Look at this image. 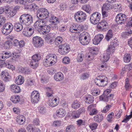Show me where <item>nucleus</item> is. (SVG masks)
<instances>
[{"label": "nucleus", "instance_id": "5701e85b", "mask_svg": "<svg viewBox=\"0 0 132 132\" xmlns=\"http://www.w3.org/2000/svg\"><path fill=\"white\" fill-rule=\"evenodd\" d=\"M16 120L17 123L19 124L22 125L25 123L26 120L24 116L19 115L17 116Z\"/></svg>", "mask_w": 132, "mask_h": 132}, {"label": "nucleus", "instance_id": "9d476101", "mask_svg": "<svg viewBox=\"0 0 132 132\" xmlns=\"http://www.w3.org/2000/svg\"><path fill=\"white\" fill-rule=\"evenodd\" d=\"M108 81V79L105 76H103L102 78H96L95 80V82L96 84L100 86H106L107 84Z\"/></svg>", "mask_w": 132, "mask_h": 132}, {"label": "nucleus", "instance_id": "412c9836", "mask_svg": "<svg viewBox=\"0 0 132 132\" xmlns=\"http://www.w3.org/2000/svg\"><path fill=\"white\" fill-rule=\"evenodd\" d=\"M66 114V112L65 110L63 108L59 109L57 110L56 111V115L59 117H63Z\"/></svg>", "mask_w": 132, "mask_h": 132}, {"label": "nucleus", "instance_id": "423d86ee", "mask_svg": "<svg viewBox=\"0 0 132 132\" xmlns=\"http://www.w3.org/2000/svg\"><path fill=\"white\" fill-rule=\"evenodd\" d=\"M87 15L86 13L81 11L77 12L75 15V18L78 22H81L84 21L86 19Z\"/></svg>", "mask_w": 132, "mask_h": 132}, {"label": "nucleus", "instance_id": "a878e982", "mask_svg": "<svg viewBox=\"0 0 132 132\" xmlns=\"http://www.w3.org/2000/svg\"><path fill=\"white\" fill-rule=\"evenodd\" d=\"M24 77L21 75H19L17 77L15 80V82L18 85L22 84L24 81Z\"/></svg>", "mask_w": 132, "mask_h": 132}, {"label": "nucleus", "instance_id": "13d9d810", "mask_svg": "<svg viewBox=\"0 0 132 132\" xmlns=\"http://www.w3.org/2000/svg\"><path fill=\"white\" fill-rule=\"evenodd\" d=\"M114 114L113 112H112L108 115V117H107V120L108 121L110 122H111V119L112 118V116H113Z\"/></svg>", "mask_w": 132, "mask_h": 132}, {"label": "nucleus", "instance_id": "ddd939ff", "mask_svg": "<svg viewBox=\"0 0 132 132\" xmlns=\"http://www.w3.org/2000/svg\"><path fill=\"white\" fill-rule=\"evenodd\" d=\"M30 98L32 103H37L40 100V95L38 92L36 90L33 91L31 94Z\"/></svg>", "mask_w": 132, "mask_h": 132}, {"label": "nucleus", "instance_id": "a19ab883", "mask_svg": "<svg viewBox=\"0 0 132 132\" xmlns=\"http://www.w3.org/2000/svg\"><path fill=\"white\" fill-rule=\"evenodd\" d=\"M4 12L8 16L11 15V8L9 6H7L3 8Z\"/></svg>", "mask_w": 132, "mask_h": 132}, {"label": "nucleus", "instance_id": "6e6552de", "mask_svg": "<svg viewBox=\"0 0 132 132\" xmlns=\"http://www.w3.org/2000/svg\"><path fill=\"white\" fill-rule=\"evenodd\" d=\"M58 51L62 55H64L68 53L70 50V47L69 44L65 43L60 45L59 46Z\"/></svg>", "mask_w": 132, "mask_h": 132}, {"label": "nucleus", "instance_id": "7ed1b4c3", "mask_svg": "<svg viewBox=\"0 0 132 132\" xmlns=\"http://www.w3.org/2000/svg\"><path fill=\"white\" fill-rule=\"evenodd\" d=\"M13 28L12 24L10 22L5 23L2 28V33L7 35L10 33L12 31Z\"/></svg>", "mask_w": 132, "mask_h": 132}, {"label": "nucleus", "instance_id": "39448f33", "mask_svg": "<svg viewBox=\"0 0 132 132\" xmlns=\"http://www.w3.org/2000/svg\"><path fill=\"white\" fill-rule=\"evenodd\" d=\"M80 43L82 45H86L89 44L90 41V37L88 32L84 33L83 35H80L79 38Z\"/></svg>", "mask_w": 132, "mask_h": 132}, {"label": "nucleus", "instance_id": "f704fd0d", "mask_svg": "<svg viewBox=\"0 0 132 132\" xmlns=\"http://www.w3.org/2000/svg\"><path fill=\"white\" fill-rule=\"evenodd\" d=\"M113 36V34L112 30H109L106 35L105 39L107 41H109V40Z\"/></svg>", "mask_w": 132, "mask_h": 132}, {"label": "nucleus", "instance_id": "aec40b11", "mask_svg": "<svg viewBox=\"0 0 132 132\" xmlns=\"http://www.w3.org/2000/svg\"><path fill=\"white\" fill-rule=\"evenodd\" d=\"M53 34L52 33H49L46 35L45 38L46 42L49 44H52L53 43Z\"/></svg>", "mask_w": 132, "mask_h": 132}, {"label": "nucleus", "instance_id": "37998d69", "mask_svg": "<svg viewBox=\"0 0 132 132\" xmlns=\"http://www.w3.org/2000/svg\"><path fill=\"white\" fill-rule=\"evenodd\" d=\"M41 56L39 54H36L32 56V60L38 62L41 59Z\"/></svg>", "mask_w": 132, "mask_h": 132}, {"label": "nucleus", "instance_id": "a18cd8bd", "mask_svg": "<svg viewBox=\"0 0 132 132\" xmlns=\"http://www.w3.org/2000/svg\"><path fill=\"white\" fill-rule=\"evenodd\" d=\"M90 75L89 72H85L82 74L80 78L83 80H86L89 78Z\"/></svg>", "mask_w": 132, "mask_h": 132}, {"label": "nucleus", "instance_id": "2eb2a0df", "mask_svg": "<svg viewBox=\"0 0 132 132\" xmlns=\"http://www.w3.org/2000/svg\"><path fill=\"white\" fill-rule=\"evenodd\" d=\"M1 76L4 81L7 82L10 81L11 77L7 71L5 70L2 72Z\"/></svg>", "mask_w": 132, "mask_h": 132}, {"label": "nucleus", "instance_id": "c85d7f7f", "mask_svg": "<svg viewBox=\"0 0 132 132\" xmlns=\"http://www.w3.org/2000/svg\"><path fill=\"white\" fill-rule=\"evenodd\" d=\"M50 21L52 24L55 25L57 24L59 22L58 18L54 16H51Z\"/></svg>", "mask_w": 132, "mask_h": 132}, {"label": "nucleus", "instance_id": "a211bd4d", "mask_svg": "<svg viewBox=\"0 0 132 132\" xmlns=\"http://www.w3.org/2000/svg\"><path fill=\"white\" fill-rule=\"evenodd\" d=\"M108 24L107 22L105 20H103L97 25L98 29L103 30L106 27H108Z\"/></svg>", "mask_w": 132, "mask_h": 132}, {"label": "nucleus", "instance_id": "6e6d98bb", "mask_svg": "<svg viewBox=\"0 0 132 132\" xmlns=\"http://www.w3.org/2000/svg\"><path fill=\"white\" fill-rule=\"evenodd\" d=\"M84 55L82 54H78L77 58V61L78 62H81L83 60Z\"/></svg>", "mask_w": 132, "mask_h": 132}, {"label": "nucleus", "instance_id": "603ef678", "mask_svg": "<svg viewBox=\"0 0 132 132\" xmlns=\"http://www.w3.org/2000/svg\"><path fill=\"white\" fill-rule=\"evenodd\" d=\"M110 57V54L107 53H104L103 56V60L104 61L107 62L109 60Z\"/></svg>", "mask_w": 132, "mask_h": 132}, {"label": "nucleus", "instance_id": "72a5a7b5", "mask_svg": "<svg viewBox=\"0 0 132 132\" xmlns=\"http://www.w3.org/2000/svg\"><path fill=\"white\" fill-rule=\"evenodd\" d=\"M100 93V90L96 88H93L91 91V93L94 96H96L98 95Z\"/></svg>", "mask_w": 132, "mask_h": 132}, {"label": "nucleus", "instance_id": "4be33fe9", "mask_svg": "<svg viewBox=\"0 0 132 132\" xmlns=\"http://www.w3.org/2000/svg\"><path fill=\"white\" fill-rule=\"evenodd\" d=\"M54 78L56 81H60L64 79L63 75L62 73L58 72L54 75Z\"/></svg>", "mask_w": 132, "mask_h": 132}, {"label": "nucleus", "instance_id": "052dcab7", "mask_svg": "<svg viewBox=\"0 0 132 132\" xmlns=\"http://www.w3.org/2000/svg\"><path fill=\"white\" fill-rule=\"evenodd\" d=\"M5 18L2 16H0V26L3 25L5 22Z\"/></svg>", "mask_w": 132, "mask_h": 132}, {"label": "nucleus", "instance_id": "f8f14e48", "mask_svg": "<svg viewBox=\"0 0 132 132\" xmlns=\"http://www.w3.org/2000/svg\"><path fill=\"white\" fill-rule=\"evenodd\" d=\"M101 14L97 12L94 13L90 17V21L93 24H97L100 20Z\"/></svg>", "mask_w": 132, "mask_h": 132}, {"label": "nucleus", "instance_id": "f3484780", "mask_svg": "<svg viewBox=\"0 0 132 132\" xmlns=\"http://www.w3.org/2000/svg\"><path fill=\"white\" fill-rule=\"evenodd\" d=\"M104 38V36L102 34H98L95 36L94 39L93 40V43L95 45L98 44Z\"/></svg>", "mask_w": 132, "mask_h": 132}, {"label": "nucleus", "instance_id": "e2e57ef3", "mask_svg": "<svg viewBox=\"0 0 132 132\" xmlns=\"http://www.w3.org/2000/svg\"><path fill=\"white\" fill-rule=\"evenodd\" d=\"M40 20L37 21L34 23V26L35 28L38 31V29H39L40 25Z\"/></svg>", "mask_w": 132, "mask_h": 132}, {"label": "nucleus", "instance_id": "bb28decb", "mask_svg": "<svg viewBox=\"0 0 132 132\" xmlns=\"http://www.w3.org/2000/svg\"><path fill=\"white\" fill-rule=\"evenodd\" d=\"M132 34V31L131 29H129L127 30L126 32H123L121 34V37L123 39H126L128 37L131 35Z\"/></svg>", "mask_w": 132, "mask_h": 132}, {"label": "nucleus", "instance_id": "9b49d317", "mask_svg": "<svg viewBox=\"0 0 132 132\" xmlns=\"http://www.w3.org/2000/svg\"><path fill=\"white\" fill-rule=\"evenodd\" d=\"M127 19V16L125 15L120 13L116 16V21L118 24H121L125 23Z\"/></svg>", "mask_w": 132, "mask_h": 132}, {"label": "nucleus", "instance_id": "774afa93", "mask_svg": "<svg viewBox=\"0 0 132 132\" xmlns=\"http://www.w3.org/2000/svg\"><path fill=\"white\" fill-rule=\"evenodd\" d=\"M110 105H107L106 106L104 107L103 110H102V112L104 113H106L110 109Z\"/></svg>", "mask_w": 132, "mask_h": 132}, {"label": "nucleus", "instance_id": "69168bd1", "mask_svg": "<svg viewBox=\"0 0 132 132\" xmlns=\"http://www.w3.org/2000/svg\"><path fill=\"white\" fill-rule=\"evenodd\" d=\"M97 110L96 109H92L89 113V114L91 116L96 114L97 113Z\"/></svg>", "mask_w": 132, "mask_h": 132}, {"label": "nucleus", "instance_id": "393cba45", "mask_svg": "<svg viewBox=\"0 0 132 132\" xmlns=\"http://www.w3.org/2000/svg\"><path fill=\"white\" fill-rule=\"evenodd\" d=\"M10 88L11 91L14 93H18L20 91L19 87L16 85L13 84L11 85Z\"/></svg>", "mask_w": 132, "mask_h": 132}, {"label": "nucleus", "instance_id": "8fccbe9b", "mask_svg": "<svg viewBox=\"0 0 132 132\" xmlns=\"http://www.w3.org/2000/svg\"><path fill=\"white\" fill-rule=\"evenodd\" d=\"M80 103L77 101H75L72 105V107L74 109H77L80 106Z\"/></svg>", "mask_w": 132, "mask_h": 132}, {"label": "nucleus", "instance_id": "09e8293b", "mask_svg": "<svg viewBox=\"0 0 132 132\" xmlns=\"http://www.w3.org/2000/svg\"><path fill=\"white\" fill-rule=\"evenodd\" d=\"M82 8L87 13H90L91 12L90 7L89 5H84L82 7Z\"/></svg>", "mask_w": 132, "mask_h": 132}, {"label": "nucleus", "instance_id": "864d4df0", "mask_svg": "<svg viewBox=\"0 0 132 132\" xmlns=\"http://www.w3.org/2000/svg\"><path fill=\"white\" fill-rule=\"evenodd\" d=\"M6 65H5V67H6L8 68L11 69L12 70H14L15 69V67H14L13 65L10 64V63H9V61H7V62H6Z\"/></svg>", "mask_w": 132, "mask_h": 132}, {"label": "nucleus", "instance_id": "b1692460", "mask_svg": "<svg viewBox=\"0 0 132 132\" xmlns=\"http://www.w3.org/2000/svg\"><path fill=\"white\" fill-rule=\"evenodd\" d=\"M34 30L32 28H29L27 30L24 29L23 32V34L25 36L29 37L31 36L33 34Z\"/></svg>", "mask_w": 132, "mask_h": 132}, {"label": "nucleus", "instance_id": "f257e3e1", "mask_svg": "<svg viewBox=\"0 0 132 132\" xmlns=\"http://www.w3.org/2000/svg\"><path fill=\"white\" fill-rule=\"evenodd\" d=\"M56 56L53 54H50L46 56V59L43 63L44 66L46 67L54 65L57 61Z\"/></svg>", "mask_w": 132, "mask_h": 132}, {"label": "nucleus", "instance_id": "3c124183", "mask_svg": "<svg viewBox=\"0 0 132 132\" xmlns=\"http://www.w3.org/2000/svg\"><path fill=\"white\" fill-rule=\"evenodd\" d=\"M26 129L28 132H34V125L31 124L28 125Z\"/></svg>", "mask_w": 132, "mask_h": 132}, {"label": "nucleus", "instance_id": "ea45409f", "mask_svg": "<svg viewBox=\"0 0 132 132\" xmlns=\"http://www.w3.org/2000/svg\"><path fill=\"white\" fill-rule=\"evenodd\" d=\"M19 3L23 5L24 6V9H27L29 4L27 1V0H19Z\"/></svg>", "mask_w": 132, "mask_h": 132}, {"label": "nucleus", "instance_id": "4468645a", "mask_svg": "<svg viewBox=\"0 0 132 132\" xmlns=\"http://www.w3.org/2000/svg\"><path fill=\"white\" fill-rule=\"evenodd\" d=\"M113 96L114 95L113 94L108 95L103 93L100 96L99 99L100 101L107 102L112 100L113 98Z\"/></svg>", "mask_w": 132, "mask_h": 132}, {"label": "nucleus", "instance_id": "e433bc0d", "mask_svg": "<svg viewBox=\"0 0 132 132\" xmlns=\"http://www.w3.org/2000/svg\"><path fill=\"white\" fill-rule=\"evenodd\" d=\"M11 100L14 103H16L20 101V97L19 96H12L11 98Z\"/></svg>", "mask_w": 132, "mask_h": 132}, {"label": "nucleus", "instance_id": "2f4dec72", "mask_svg": "<svg viewBox=\"0 0 132 132\" xmlns=\"http://www.w3.org/2000/svg\"><path fill=\"white\" fill-rule=\"evenodd\" d=\"M38 110L39 112L42 115L45 114L47 112L46 108L43 105H40L38 107Z\"/></svg>", "mask_w": 132, "mask_h": 132}, {"label": "nucleus", "instance_id": "bf43d9fd", "mask_svg": "<svg viewBox=\"0 0 132 132\" xmlns=\"http://www.w3.org/2000/svg\"><path fill=\"white\" fill-rule=\"evenodd\" d=\"M62 62L65 64H68L70 62V60L68 57H65L63 59Z\"/></svg>", "mask_w": 132, "mask_h": 132}, {"label": "nucleus", "instance_id": "79ce46f5", "mask_svg": "<svg viewBox=\"0 0 132 132\" xmlns=\"http://www.w3.org/2000/svg\"><path fill=\"white\" fill-rule=\"evenodd\" d=\"M38 62L32 60L30 64V66L33 69L36 68L39 64Z\"/></svg>", "mask_w": 132, "mask_h": 132}, {"label": "nucleus", "instance_id": "0eeeda50", "mask_svg": "<svg viewBox=\"0 0 132 132\" xmlns=\"http://www.w3.org/2000/svg\"><path fill=\"white\" fill-rule=\"evenodd\" d=\"M119 45L118 42L116 39L112 40L106 52L110 54H113L115 51L116 48Z\"/></svg>", "mask_w": 132, "mask_h": 132}, {"label": "nucleus", "instance_id": "49530a36", "mask_svg": "<svg viewBox=\"0 0 132 132\" xmlns=\"http://www.w3.org/2000/svg\"><path fill=\"white\" fill-rule=\"evenodd\" d=\"M130 55L129 54H125L123 57V60L125 62L128 63L130 60Z\"/></svg>", "mask_w": 132, "mask_h": 132}, {"label": "nucleus", "instance_id": "1a4fd4ad", "mask_svg": "<svg viewBox=\"0 0 132 132\" xmlns=\"http://www.w3.org/2000/svg\"><path fill=\"white\" fill-rule=\"evenodd\" d=\"M32 44L35 47H40L43 45L44 41L41 38L36 36L33 38Z\"/></svg>", "mask_w": 132, "mask_h": 132}, {"label": "nucleus", "instance_id": "c9c22d12", "mask_svg": "<svg viewBox=\"0 0 132 132\" xmlns=\"http://www.w3.org/2000/svg\"><path fill=\"white\" fill-rule=\"evenodd\" d=\"M63 40V38L61 37L58 36L55 39L54 44L56 45H59L62 43Z\"/></svg>", "mask_w": 132, "mask_h": 132}, {"label": "nucleus", "instance_id": "c756f323", "mask_svg": "<svg viewBox=\"0 0 132 132\" xmlns=\"http://www.w3.org/2000/svg\"><path fill=\"white\" fill-rule=\"evenodd\" d=\"M94 100V98L92 96L89 95L86 96L85 101L86 103L90 104L93 102Z\"/></svg>", "mask_w": 132, "mask_h": 132}, {"label": "nucleus", "instance_id": "de8ad7c7", "mask_svg": "<svg viewBox=\"0 0 132 132\" xmlns=\"http://www.w3.org/2000/svg\"><path fill=\"white\" fill-rule=\"evenodd\" d=\"M75 129V128L73 126H68L66 128V132H74Z\"/></svg>", "mask_w": 132, "mask_h": 132}, {"label": "nucleus", "instance_id": "4d7b16f0", "mask_svg": "<svg viewBox=\"0 0 132 132\" xmlns=\"http://www.w3.org/2000/svg\"><path fill=\"white\" fill-rule=\"evenodd\" d=\"M59 6L60 10H64L66 9L67 5L64 3H61Z\"/></svg>", "mask_w": 132, "mask_h": 132}, {"label": "nucleus", "instance_id": "cd10ccee", "mask_svg": "<svg viewBox=\"0 0 132 132\" xmlns=\"http://www.w3.org/2000/svg\"><path fill=\"white\" fill-rule=\"evenodd\" d=\"M13 27L15 30L18 32L21 31L23 28L22 25L18 22H15Z\"/></svg>", "mask_w": 132, "mask_h": 132}, {"label": "nucleus", "instance_id": "473e14b6", "mask_svg": "<svg viewBox=\"0 0 132 132\" xmlns=\"http://www.w3.org/2000/svg\"><path fill=\"white\" fill-rule=\"evenodd\" d=\"M78 24H73L70 28V31L73 33H77L78 29Z\"/></svg>", "mask_w": 132, "mask_h": 132}, {"label": "nucleus", "instance_id": "6ab92c4d", "mask_svg": "<svg viewBox=\"0 0 132 132\" xmlns=\"http://www.w3.org/2000/svg\"><path fill=\"white\" fill-rule=\"evenodd\" d=\"M48 104L51 107H54L57 105L59 103V101L56 98H49Z\"/></svg>", "mask_w": 132, "mask_h": 132}, {"label": "nucleus", "instance_id": "f03ea898", "mask_svg": "<svg viewBox=\"0 0 132 132\" xmlns=\"http://www.w3.org/2000/svg\"><path fill=\"white\" fill-rule=\"evenodd\" d=\"M19 20L21 24L29 25L33 22L32 17L31 15L28 14L21 15Z\"/></svg>", "mask_w": 132, "mask_h": 132}, {"label": "nucleus", "instance_id": "338daca9", "mask_svg": "<svg viewBox=\"0 0 132 132\" xmlns=\"http://www.w3.org/2000/svg\"><path fill=\"white\" fill-rule=\"evenodd\" d=\"M39 119L36 118L33 121V123L34 125L39 126Z\"/></svg>", "mask_w": 132, "mask_h": 132}, {"label": "nucleus", "instance_id": "c03bdc74", "mask_svg": "<svg viewBox=\"0 0 132 132\" xmlns=\"http://www.w3.org/2000/svg\"><path fill=\"white\" fill-rule=\"evenodd\" d=\"M38 8L37 5L35 4H29L27 9H30L34 10L35 9H37Z\"/></svg>", "mask_w": 132, "mask_h": 132}, {"label": "nucleus", "instance_id": "4c0bfd02", "mask_svg": "<svg viewBox=\"0 0 132 132\" xmlns=\"http://www.w3.org/2000/svg\"><path fill=\"white\" fill-rule=\"evenodd\" d=\"M112 8L111 5L108 3H105L102 7V10L108 11Z\"/></svg>", "mask_w": 132, "mask_h": 132}, {"label": "nucleus", "instance_id": "5fc2aeb1", "mask_svg": "<svg viewBox=\"0 0 132 132\" xmlns=\"http://www.w3.org/2000/svg\"><path fill=\"white\" fill-rule=\"evenodd\" d=\"M98 126L97 124L95 122H93L90 123L89 126L90 127L92 130L96 128Z\"/></svg>", "mask_w": 132, "mask_h": 132}, {"label": "nucleus", "instance_id": "dca6fc26", "mask_svg": "<svg viewBox=\"0 0 132 132\" xmlns=\"http://www.w3.org/2000/svg\"><path fill=\"white\" fill-rule=\"evenodd\" d=\"M38 31L39 32H42L43 34H45L49 32L50 30V27L47 25H45L39 28Z\"/></svg>", "mask_w": 132, "mask_h": 132}, {"label": "nucleus", "instance_id": "20e7f679", "mask_svg": "<svg viewBox=\"0 0 132 132\" xmlns=\"http://www.w3.org/2000/svg\"><path fill=\"white\" fill-rule=\"evenodd\" d=\"M49 12L45 8H42L39 9L37 11V17L40 19L43 20L47 18L48 16Z\"/></svg>", "mask_w": 132, "mask_h": 132}, {"label": "nucleus", "instance_id": "680f3d73", "mask_svg": "<svg viewBox=\"0 0 132 132\" xmlns=\"http://www.w3.org/2000/svg\"><path fill=\"white\" fill-rule=\"evenodd\" d=\"M40 20L37 21L34 23V26L35 28L38 31V29H39L40 25Z\"/></svg>", "mask_w": 132, "mask_h": 132}, {"label": "nucleus", "instance_id": "58836bf2", "mask_svg": "<svg viewBox=\"0 0 132 132\" xmlns=\"http://www.w3.org/2000/svg\"><path fill=\"white\" fill-rule=\"evenodd\" d=\"M12 45V42L10 40H7L4 43V47L6 49H9L11 48Z\"/></svg>", "mask_w": 132, "mask_h": 132}, {"label": "nucleus", "instance_id": "7c9ffc66", "mask_svg": "<svg viewBox=\"0 0 132 132\" xmlns=\"http://www.w3.org/2000/svg\"><path fill=\"white\" fill-rule=\"evenodd\" d=\"M103 116L102 115L98 114L94 117V119L96 122H100L103 120Z\"/></svg>", "mask_w": 132, "mask_h": 132}, {"label": "nucleus", "instance_id": "0e129e2a", "mask_svg": "<svg viewBox=\"0 0 132 132\" xmlns=\"http://www.w3.org/2000/svg\"><path fill=\"white\" fill-rule=\"evenodd\" d=\"M19 69H20V71L24 73L28 74V72H29V70L26 69L22 67L20 68H19Z\"/></svg>", "mask_w": 132, "mask_h": 132}]
</instances>
